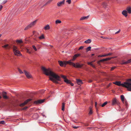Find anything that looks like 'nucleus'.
<instances>
[{"instance_id": "nucleus-48", "label": "nucleus", "mask_w": 131, "mask_h": 131, "mask_svg": "<svg viewBox=\"0 0 131 131\" xmlns=\"http://www.w3.org/2000/svg\"><path fill=\"white\" fill-rule=\"evenodd\" d=\"M112 54V53H109L107 54H106V56L110 55Z\"/></svg>"}, {"instance_id": "nucleus-47", "label": "nucleus", "mask_w": 131, "mask_h": 131, "mask_svg": "<svg viewBox=\"0 0 131 131\" xmlns=\"http://www.w3.org/2000/svg\"><path fill=\"white\" fill-rule=\"evenodd\" d=\"M73 127L74 129H77L79 127L78 126L76 127L75 126H73Z\"/></svg>"}, {"instance_id": "nucleus-39", "label": "nucleus", "mask_w": 131, "mask_h": 131, "mask_svg": "<svg viewBox=\"0 0 131 131\" xmlns=\"http://www.w3.org/2000/svg\"><path fill=\"white\" fill-rule=\"evenodd\" d=\"M5 123V122L4 121H2L0 122V123L1 124H3Z\"/></svg>"}, {"instance_id": "nucleus-25", "label": "nucleus", "mask_w": 131, "mask_h": 131, "mask_svg": "<svg viewBox=\"0 0 131 131\" xmlns=\"http://www.w3.org/2000/svg\"><path fill=\"white\" fill-rule=\"evenodd\" d=\"M102 5H103V7L105 8L107 6V4L105 2L103 3Z\"/></svg>"}, {"instance_id": "nucleus-36", "label": "nucleus", "mask_w": 131, "mask_h": 131, "mask_svg": "<svg viewBox=\"0 0 131 131\" xmlns=\"http://www.w3.org/2000/svg\"><path fill=\"white\" fill-rule=\"evenodd\" d=\"M32 47L33 48V49H34V50L35 51H37V49L36 48V47H35V46L34 45H32Z\"/></svg>"}, {"instance_id": "nucleus-17", "label": "nucleus", "mask_w": 131, "mask_h": 131, "mask_svg": "<svg viewBox=\"0 0 131 131\" xmlns=\"http://www.w3.org/2000/svg\"><path fill=\"white\" fill-rule=\"evenodd\" d=\"M6 93L5 92H3L2 93V96L4 99H8V97L6 95Z\"/></svg>"}, {"instance_id": "nucleus-37", "label": "nucleus", "mask_w": 131, "mask_h": 131, "mask_svg": "<svg viewBox=\"0 0 131 131\" xmlns=\"http://www.w3.org/2000/svg\"><path fill=\"white\" fill-rule=\"evenodd\" d=\"M66 2L68 3L69 4H70L71 3V0H67Z\"/></svg>"}, {"instance_id": "nucleus-20", "label": "nucleus", "mask_w": 131, "mask_h": 131, "mask_svg": "<svg viewBox=\"0 0 131 131\" xmlns=\"http://www.w3.org/2000/svg\"><path fill=\"white\" fill-rule=\"evenodd\" d=\"M89 17V16H84L80 18V20H84L85 19H87Z\"/></svg>"}, {"instance_id": "nucleus-45", "label": "nucleus", "mask_w": 131, "mask_h": 131, "mask_svg": "<svg viewBox=\"0 0 131 131\" xmlns=\"http://www.w3.org/2000/svg\"><path fill=\"white\" fill-rule=\"evenodd\" d=\"M27 106H25L24 108H23L22 109V110H25L26 109H27Z\"/></svg>"}, {"instance_id": "nucleus-4", "label": "nucleus", "mask_w": 131, "mask_h": 131, "mask_svg": "<svg viewBox=\"0 0 131 131\" xmlns=\"http://www.w3.org/2000/svg\"><path fill=\"white\" fill-rule=\"evenodd\" d=\"M125 85H123L124 87L126 88L128 91H131V82H124Z\"/></svg>"}, {"instance_id": "nucleus-9", "label": "nucleus", "mask_w": 131, "mask_h": 131, "mask_svg": "<svg viewBox=\"0 0 131 131\" xmlns=\"http://www.w3.org/2000/svg\"><path fill=\"white\" fill-rule=\"evenodd\" d=\"M131 62V59L128 60V61H125L124 60L120 62V63L121 64H125L130 63Z\"/></svg>"}, {"instance_id": "nucleus-55", "label": "nucleus", "mask_w": 131, "mask_h": 131, "mask_svg": "<svg viewBox=\"0 0 131 131\" xmlns=\"http://www.w3.org/2000/svg\"><path fill=\"white\" fill-rule=\"evenodd\" d=\"M128 81L129 82H131V79H129L128 80Z\"/></svg>"}, {"instance_id": "nucleus-54", "label": "nucleus", "mask_w": 131, "mask_h": 131, "mask_svg": "<svg viewBox=\"0 0 131 131\" xmlns=\"http://www.w3.org/2000/svg\"><path fill=\"white\" fill-rule=\"evenodd\" d=\"M115 68V67H112L111 69V70L112 71Z\"/></svg>"}, {"instance_id": "nucleus-49", "label": "nucleus", "mask_w": 131, "mask_h": 131, "mask_svg": "<svg viewBox=\"0 0 131 131\" xmlns=\"http://www.w3.org/2000/svg\"><path fill=\"white\" fill-rule=\"evenodd\" d=\"M113 58H114L113 57H111L110 58H108V60H111V59H113Z\"/></svg>"}, {"instance_id": "nucleus-15", "label": "nucleus", "mask_w": 131, "mask_h": 131, "mask_svg": "<svg viewBox=\"0 0 131 131\" xmlns=\"http://www.w3.org/2000/svg\"><path fill=\"white\" fill-rule=\"evenodd\" d=\"M58 62L60 66L64 67H66L64 61L62 62L61 61H59Z\"/></svg>"}, {"instance_id": "nucleus-43", "label": "nucleus", "mask_w": 131, "mask_h": 131, "mask_svg": "<svg viewBox=\"0 0 131 131\" xmlns=\"http://www.w3.org/2000/svg\"><path fill=\"white\" fill-rule=\"evenodd\" d=\"M68 34L69 33L68 32H67V31H66L65 33L64 34V35H65L66 36L68 35Z\"/></svg>"}, {"instance_id": "nucleus-10", "label": "nucleus", "mask_w": 131, "mask_h": 131, "mask_svg": "<svg viewBox=\"0 0 131 131\" xmlns=\"http://www.w3.org/2000/svg\"><path fill=\"white\" fill-rule=\"evenodd\" d=\"M61 77L64 79V81L68 84H70L71 82L70 80H68L66 79V77L63 75H61Z\"/></svg>"}, {"instance_id": "nucleus-19", "label": "nucleus", "mask_w": 131, "mask_h": 131, "mask_svg": "<svg viewBox=\"0 0 131 131\" xmlns=\"http://www.w3.org/2000/svg\"><path fill=\"white\" fill-rule=\"evenodd\" d=\"M126 10L129 13H131V7L130 6H128L126 8Z\"/></svg>"}, {"instance_id": "nucleus-24", "label": "nucleus", "mask_w": 131, "mask_h": 131, "mask_svg": "<svg viewBox=\"0 0 131 131\" xmlns=\"http://www.w3.org/2000/svg\"><path fill=\"white\" fill-rule=\"evenodd\" d=\"M108 60V58L103 59L100 60L98 62V63H99L100 62H103L104 61H107Z\"/></svg>"}, {"instance_id": "nucleus-27", "label": "nucleus", "mask_w": 131, "mask_h": 131, "mask_svg": "<svg viewBox=\"0 0 131 131\" xmlns=\"http://www.w3.org/2000/svg\"><path fill=\"white\" fill-rule=\"evenodd\" d=\"M53 0H49L42 7H43L44 6L47 5L48 4L50 3Z\"/></svg>"}, {"instance_id": "nucleus-40", "label": "nucleus", "mask_w": 131, "mask_h": 131, "mask_svg": "<svg viewBox=\"0 0 131 131\" xmlns=\"http://www.w3.org/2000/svg\"><path fill=\"white\" fill-rule=\"evenodd\" d=\"M7 2V0H5L3 1L2 3L3 4H5Z\"/></svg>"}, {"instance_id": "nucleus-60", "label": "nucleus", "mask_w": 131, "mask_h": 131, "mask_svg": "<svg viewBox=\"0 0 131 131\" xmlns=\"http://www.w3.org/2000/svg\"><path fill=\"white\" fill-rule=\"evenodd\" d=\"M44 92V90H41V93H43Z\"/></svg>"}, {"instance_id": "nucleus-58", "label": "nucleus", "mask_w": 131, "mask_h": 131, "mask_svg": "<svg viewBox=\"0 0 131 131\" xmlns=\"http://www.w3.org/2000/svg\"><path fill=\"white\" fill-rule=\"evenodd\" d=\"M91 66H92L93 68L95 67V66L92 64H91Z\"/></svg>"}, {"instance_id": "nucleus-57", "label": "nucleus", "mask_w": 131, "mask_h": 131, "mask_svg": "<svg viewBox=\"0 0 131 131\" xmlns=\"http://www.w3.org/2000/svg\"><path fill=\"white\" fill-rule=\"evenodd\" d=\"M85 41H91V40L90 39H89L87 40H85Z\"/></svg>"}, {"instance_id": "nucleus-51", "label": "nucleus", "mask_w": 131, "mask_h": 131, "mask_svg": "<svg viewBox=\"0 0 131 131\" xmlns=\"http://www.w3.org/2000/svg\"><path fill=\"white\" fill-rule=\"evenodd\" d=\"M91 41H85V43H90Z\"/></svg>"}, {"instance_id": "nucleus-8", "label": "nucleus", "mask_w": 131, "mask_h": 131, "mask_svg": "<svg viewBox=\"0 0 131 131\" xmlns=\"http://www.w3.org/2000/svg\"><path fill=\"white\" fill-rule=\"evenodd\" d=\"M31 100V99H28L26 100L23 103L20 104L19 105L20 107H23L26 105L28 102L30 101Z\"/></svg>"}, {"instance_id": "nucleus-30", "label": "nucleus", "mask_w": 131, "mask_h": 131, "mask_svg": "<svg viewBox=\"0 0 131 131\" xmlns=\"http://www.w3.org/2000/svg\"><path fill=\"white\" fill-rule=\"evenodd\" d=\"M64 106H65V103H62V110L64 111Z\"/></svg>"}, {"instance_id": "nucleus-59", "label": "nucleus", "mask_w": 131, "mask_h": 131, "mask_svg": "<svg viewBox=\"0 0 131 131\" xmlns=\"http://www.w3.org/2000/svg\"><path fill=\"white\" fill-rule=\"evenodd\" d=\"M27 38H26L25 39V41H29V40L28 39H27Z\"/></svg>"}, {"instance_id": "nucleus-16", "label": "nucleus", "mask_w": 131, "mask_h": 131, "mask_svg": "<svg viewBox=\"0 0 131 131\" xmlns=\"http://www.w3.org/2000/svg\"><path fill=\"white\" fill-rule=\"evenodd\" d=\"M65 0H63L62 1L59 2L57 4L58 6H60L62 5H63L64 4Z\"/></svg>"}, {"instance_id": "nucleus-44", "label": "nucleus", "mask_w": 131, "mask_h": 131, "mask_svg": "<svg viewBox=\"0 0 131 131\" xmlns=\"http://www.w3.org/2000/svg\"><path fill=\"white\" fill-rule=\"evenodd\" d=\"M3 8V6L2 5H0V11H1V10Z\"/></svg>"}, {"instance_id": "nucleus-52", "label": "nucleus", "mask_w": 131, "mask_h": 131, "mask_svg": "<svg viewBox=\"0 0 131 131\" xmlns=\"http://www.w3.org/2000/svg\"><path fill=\"white\" fill-rule=\"evenodd\" d=\"M18 42V44H20L23 43V41H17Z\"/></svg>"}, {"instance_id": "nucleus-63", "label": "nucleus", "mask_w": 131, "mask_h": 131, "mask_svg": "<svg viewBox=\"0 0 131 131\" xmlns=\"http://www.w3.org/2000/svg\"><path fill=\"white\" fill-rule=\"evenodd\" d=\"M81 28V27H78L77 29H80V28Z\"/></svg>"}, {"instance_id": "nucleus-22", "label": "nucleus", "mask_w": 131, "mask_h": 131, "mask_svg": "<svg viewBox=\"0 0 131 131\" xmlns=\"http://www.w3.org/2000/svg\"><path fill=\"white\" fill-rule=\"evenodd\" d=\"M43 28L45 30H48L50 29V27L49 25H47L46 26L44 27Z\"/></svg>"}, {"instance_id": "nucleus-2", "label": "nucleus", "mask_w": 131, "mask_h": 131, "mask_svg": "<svg viewBox=\"0 0 131 131\" xmlns=\"http://www.w3.org/2000/svg\"><path fill=\"white\" fill-rule=\"evenodd\" d=\"M72 61L71 59L70 60L68 61H64L65 65L66 66L67 64H69L70 65H72L74 67L76 68H80L83 66V64H80L78 63H76L75 64L71 62Z\"/></svg>"}, {"instance_id": "nucleus-41", "label": "nucleus", "mask_w": 131, "mask_h": 131, "mask_svg": "<svg viewBox=\"0 0 131 131\" xmlns=\"http://www.w3.org/2000/svg\"><path fill=\"white\" fill-rule=\"evenodd\" d=\"M120 31H121L120 29H119L118 31H117L115 33V34H118V33H119L120 32Z\"/></svg>"}, {"instance_id": "nucleus-29", "label": "nucleus", "mask_w": 131, "mask_h": 131, "mask_svg": "<svg viewBox=\"0 0 131 131\" xmlns=\"http://www.w3.org/2000/svg\"><path fill=\"white\" fill-rule=\"evenodd\" d=\"M104 39H107V40H113L114 39L112 37H105V38Z\"/></svg>"}, {"instance_id": "nucleus-38", "label": "nucleus", "mask_w": 131, "mask_h": 131, "mask_svg": "<svg viewBox=\"0 0 131 131\" xmlns=\"http://www.w3.org/2000/svg\"><path fill=\"white\" fill-rule=\"evenodd\" d=\"M106 56V54H105V55H99V57H105Z\"/></svg>"}, {"instance_id": "nucleus-11", "label": "nucleus", "mask_w": 131, "mask_h": 131, "mask_svg": "<svg viewBox=\"0 0 131 131\" xmlns=\"http://www.w3.org/2000/svg\"><path fill=\"white\" fill-rule=\"evenodd\" d=\"M45 100H39L34 102V103L36 104H41L44 102Z\"/></svg>"}, {"instance_id": "nucleus-5", "label": "nucleus", "mask_w": 131, "mask_h": 131, "mask_svg": "<svg viewBox=\"0 0 131 131\" xmlns=\"http://www.w3.org/2000/svg\"><path fill=\"white\" fill-rule=\"evenodd\" d=\"M120 104L117 98H114L113 99L112 101V105H119Z\"/></svg>"}, {"instance_id": "nucleus-61", "label": "nucleus", "mask_w": 131, "mask_h": 131, "mask_svg": "<svg viewBox=\"0 0 131 131\" xmlns=\"http://www.w3.org/2000/svg\"><path fill=\"white\" fill-rule=\"evenodd\" d=\"M101 38H102L103 39H105V37H103V36H101Z\"/></svg>"}, {"instance_id": "nucleus-7", "label": "nucleus", "mask_w": 131, "mask_h": 131, "mask_svg": "<svg viewBox=\"0 0 131 131\" xmlns=\"http://www.w3.org/2000/svg\"><path fill=\"white\" fill-rule=\"evenodd\" d=\"M24 72L27 78L28 79L32 78V75L30 74V73L25 70H24Z\"/></svg>"}, {"instance_id": "nucleus-3", "label": "nucleus", "mask_w": 131, "mask_h": 131, "mask_svg": "<svg viewBox=\"0 0 131 131\" xmlns=\"http://www.w3.org/2000/svg\"><path fill=\"white\" fill-rule=\"evenodd\" d=\"M13 52L15 55L19 56L21 55L20 52L18 50L16 46H13Z\"/></svg>"}, {"instance_id": "nucleus-53", "label": "nucleus", "mask_w": 131, "mask_h": 131, "mask_svg": "<svg viewBox=\"0 0 131 131\" xmlns=\"http://www.w3.org/2000/svg\"><path fill=\"white\" fill-rule=\"evenodd\" d=\"M92 62H88V64L89 65H91V64H92Z\"/></svg>"}, {"instance_id": "nucleus-56", "label": "nucleus", "mask_w": 131, "mask_h": 131, "mask_svg": "<svg viewBox=\"0 0 131 131\" xmlns=\"http://www.w3.org/2000/svg\"><path fill=\"white\" fill-rule=\"evenodd\" d=\"M92 82V80H89L88 82L90 83H91Z\"/></svg>"}, {"instance_id": "nucleus-31", "label": "nucleus", "mask_w": 131, "mask_h": 131, "mask_svg": "<svg viewBox=\"0 0 131 131\" xmlns=\"http://www.w3.org/2000/svg\"><path fill=\"white\" fill-rule=\"evenodd\" d=\"M122 102L126 106H127V102L126 100H125L123 102Z\"/></svg>"}, {"instance_id": "nucleus-46", "label": "nucleus", "mask_w": 131, "mask_h": 131, "mask_svg": "<svg viewBox=\"0 0 131 131\" xmlns=\"http://www.w3.org/2000/svg\"><path fill=\"white\" fill-rule=\"evenodd\" d=\"M15 41H23V39H20L19 40L17 39L16 40H15Z\"/></svg>"}, {"instance_id": "nucleus-64", "label": "nucleus", "mask_w": 131, "mask_h": 131, "mask_svg": "<svg viewBox=\"0 0 131 131\" xmlns=\"http://www.w3.org/2000/svg\"><path fill=\"white\" fill-rule=\"evenodd\" d=\"M94 54H93V53L92 54H91L92 56H94Z\"/></svg>"}, {"instance_id": "nucleus-62", "label": "nucleus", "mask_w": 131, "mask_h": 131, "mask_svg": "<svg viewBox=\"0 0 131 131\" xmlns=\"http://www.w3.org/2000/svg\"><path fill=\"white\" fill-rule=\"evenodd\" d=\"M70 84H71V86H73V85H74V84H73V83H71Z\"/></svg>"}, {"instance_id": "nucleus-34", "label": "nucleus", "mask_w": 131, "mask_h": 131, "mask_svg": "<svg viewBox=\"0 0 131 131\" xmlns=\"http://www.w3.org/2000/svg\"><path fill=\"white\" fill-rule=\"evenodd\" d=\"M18 71L20 74H22L23 73V71L19 68H18Z\"/></svg>"}, {"instance_id": "nucleus-23", "label": "nucleus", "mask_w": 131, "mask_h": 131, "mask_svg": "<svg viewBox=\"0 0 131 131\" xmlns=\"http://www.w3.org/2000/svg\"><path fill=\"white\" fill-rule=\"evenodd\" d=\"M39 39L40 40H41L45 38V37L44 35L42 34L41 36L38 37Z\"/></svg>"}, {"instance_id": "nucleus-18", "label": "nucleus", "mask_w": 131, "mask_h": 131, "mask_svg": "<svg viewBox=\"0 0 131 131\" xmlns=\"http://www.w3.org/2000/svg\"><path fill=\"white\" fill-rule=\"evenodd\" d=\"M127 12L126 10H124L122 12V14L124 16H125V17H126L128 15Z\"/></svg>"}, {"instance_id": "nucleus-12", "label": "nucleus", "mask_w": 131, "mask_h": 131, "mask_svg": "<svg viewBox=\"0 0 131 131\" xmlns=\"http://www.w3.org/2000/svg\"><path fill=\"white\" fill-rule=\"evenodd\" d=\"M113 83L114 84L116 85H118V86H122L123 87L124 86L123 85H125L124 83L123 84H121V82L120 81H116L115 82H114Z\"/></svg>"}, {"instance_id": "nucleus-28", "label": "nucleus", "mask_w": 131, "mask_h": 131, "mask_svg": "<svg viewBox=\"0 0 131 131\" xmlns=\"http://www.w3.org/2000/svg\"><path fill=\"white\" fill-rule=\"evenodd\" d=\"M121 98L122 102H123V101L125 100H124L125 98L124 96L123 95H121Z\"/></svg>"}, {"instance_id": "nucleus-26", "label": "nucleus", "mask_w": 131, "mask_h": 131, "mask_svg": "<svg viewBox=\"0 0 131 131\" xmlns=\"http://www.w3.org/2000/svg\"><path fill=\"white\" fill-rule=\"evenodd\" d=\"M89 109L90 110V111L89 113V114L90 115H91L93 113V112L92 110V107H89Z\"/></svg>"}, {"instance_id": "nucleus-35", "label": "nucleus", "mask_w": 131, "mask_h": 131, "mask_svg": "<svg viewBox=\"0 0 131 131\" xmlns=\"http://www.w3.org/2000/svg\"><path fill=\"white\" fill-rule=\"evenodd\" d=\"M91 47H89L86 48V50L88 51L90 50Z\"/></svg>"}, {"instance_id": "nucleus-14", "label": "nucleus", "mask_w": 131, "mask_h": 131, "mask_svg": "<svg viewBox=\"0 0 131 131\" xmlns=\"http://www.w3.org/2000/svg\"><path fill=\"white\" fill-rule=\"evenodd\" d=\"M2 47L6 49H9L11 48V46L8 44H5Z\"/></svg>"}, {"instance_id": "nucleus-21", "label": "nucleus", "mask_w": 131, "mask_h": 131, "mask_svg": "<svg viewBox=\"0 0 131 131\" xmlns=\"http://www.w3.org/2000/svg\"><path fill=\"white\" fill-rule=\"evenodd\" d=\"M77 84L79 85H80L83 83L82 81L80 79H77Z\"/></svg>"}, {"instance_id": "nucleus-32", "label": "nucleus", "mask_w": 131, "mask_h": 131, "mask_svg": "<svg viewBox=\"0 0 131 131\" xmlns=\"http://www.w3.org/2000/svg\"><path fill=\"white\" fill-rule=\"evenodd\" d=\"M56 24H60L61 23V21L59 20H57L56 21H55Z\"/></svg>"}, {"instance_id": "nucleus-13", "label": "nucleus", "mask_w": 131, "mask_h": 131, "mask_svg": "<svg viewBox=\"0 0 131 131\" xmlns=\"http://www.w3.org/2000/svg\"><path fill=\"white\" fill-rule=\"evenodd\" d=\"M81 55L80 54L78 53L75 54L73 57V58L71 59L72 61H74L77 57H79Z\"/></svg>"}, {"instance_id": "nucleus-6", "label": "nucleus", "mask_w": 131, "mask_h": 131, "mask_svg": "<svg viewBox=\"0 0 131 131\" xmlns=\"http://www.w3.org/2000/svg\"><path fill=\"white\" fill-rule=\"evenodd\" d=\"M37 20H36L35 21H33L30 24L27 26L25 28V30H28L32 26H34L36 23Z\"/></svg>"}, {"instance_id": "nucleus-33", "label": "nucleus", "mask_w": 131, "mask_h": 131, "mask_svg": "<svg viewBox=\"0 0 131 131\" xmlns=\"http://www.w3.org/2000/svg\"><path fill=\"white\" fill-rule=\"evenodd\" d=\"M107 103V102H104L101 105L102 107H103L105 106Z\"/></svg>"}, {"instance_id": "nucleus-1", "label": "nucleus", "mask_w": 131, "mask_h": 131, "mask_svg": "<svg viewBox=\"0 0 131 131\" xmlns=\"http://www.w3.org/2000/svg\"><path fill=\"white\" fill-rule=\"evenodd\" d=\"M41 69L45 74L47 75H49L52 77H49L50 80L53 82L57 84L58 82L57 81L60 80L59 76L52 72L50 69H46L45 67H42Z\"/></svg>"}, {"instance_id": "nucleus-42", "label": "nucleus", "mask_w": 131, "mask_h": 131, "mask_svg": "<svg viewBox=\"0 0 131 131\" xmlns=\"http://www.w3.org/2000/svg\"><path fill=\"white\" fill-rule=\"evenodd\" d=\"M83 46H81L79 48V50H80V49H82L83 48Z\"/></svg>"}, {"instance_id": "nucleus-50", "label": "nucleus", "mask_w": 131, "mask_h": 131, "mask_svg": "<svg viewBox=\"0 0 131 131\" xmlns=\"http://www.w3.org/2000/svg\"><path fill=\"white\" fill-rule=\"evenodd\" d=\"M97 102H95V107L96 108H97V106H96L97 105Z\"/></svg>"}]
</instances>
